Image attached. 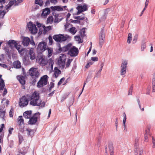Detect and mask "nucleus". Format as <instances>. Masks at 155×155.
Masks as SVG:
<instances>
[{
    "instance_id": "338daca9",
    "label": "nucleus",
    "mask_w": 155,
    "mask_h": 155,
    "mask_svg": "<svg viewBox=\"0 0 155 155\" xmlns=\"http://www.w3.org/2000/svg\"><path fill=\"white\" fill-rule=\"evenodd\" d=\"M104 63H102L101 65V67L100 69L98 71L100 73L101 72L102 69L103 67V66H104Z\"/></svg>"
},
{
    "instance_id": "052dcab7",
    "label": "nucleus",
    "mask_w": 155,
    "mask_h": 155,
    "mask_svg": "<svg viewBox=\"0 0 155 155\" xmlns=\"http://www.w3.org/2000/svg\"><path fill=\"white\" fill-rule=\"evenodd\" d=\"M50 0H47L45 3V7L48 6L50 4Z\"/></svg>"
},
{
    "instance_id": "6e6d98bb",
    "label": "nucleus",
    "mask_w": 155,
    "mask_h": 155,
    "mask_svg": "<svg viewBox=\"0 0 155 155\" xmlns=\"http://www.w3.org/2000/svg\"><path fill=\"white\" fill-rule=\"evenodd\" d=\"M13 112L14 109L13 108H11L9 112V115L10 117H13Z\"/></svg>"
},
{
    "instance_id": "f8f14e48",
    "label": "nucleus",
    "mask_w": 155,
    "mask_h": 155,
    "mask_svg": "<svg viewBox=\"0 0 155 155\" xmlns=\"http://www.w3.org/2000/svg\"><path fill=\"white\" fill-rule=\"evenodd\" d=\"M78 49L75 47H71V48L68 52V54L71 56H76L78 55Z\"/></svg>"
},
{
    "instance_id": "cd10ccee",
    "label": "nucleus",
    "mask_w": 155,
    "mask_h": 155,
    "mask_svg": "<svg viewBox=\"0 0 155 155\" xmlns=\"http://www.w3.org/2000/svg\"><path fill=\"white\" fill-rule=\"evenodd\" d=\"M14 67L16 68H19L21 67V63L18 61H15L13 63Z\"/></svg>"
},
{
    "instance_id": "6e6552de",
    "label": "nucleus",
    "mask_w": 155,
    "mask_h": 155,
    "mask_svg": "<svg viewBox=\"0 0 155 155\" xmlns=\"http://www.w3.org/2000/svg\"><path fill=\"white\" fill-rule=\"evenodd\" d=\"M28 100L27 97L25 96H22L20 99L19 105L21 107L26 106L28 104Z\"/></svg>"
},
{
    "instance_id": "680f3d73",
    "label": "nucleus",
    "mask_w": 155,
    "mask_h": 155,
    "mask_svg": "<svg viewBox=\"0 0 155 155\" xmlns=\"http://www.w3.org/2000/svg\"><path fill=\"white\" fill-rule=\"evenodd\" d=\"M91 60L94 61H96L98 60V58L97 57H92Z\"/></svg>"
},
{
    "instance_id": "4c0bfd02",
    "label": "nucleus",
    "mask_w": 155,
    "mask_h": 155,
    "mask_svg": "<svg viewBox=\"0 0 155 155\" xmlns=\"http://www.w3.org/2000/svg\"><path fill=\"white\" fill-rule=\"evenodd\" d=\"M108 147L109 149L110 152L114 151L113 145L112 142L109 143Z\"/></svg>"
},
{
    "instance_id": "e433bc0d",
    "label": "nucleus",
    "mask_w": 155,
    "mask_h": 155,
    "mask_svg": "<svg viewBox=\"0 0 155 155\" xmlns=\"http://www.w3.org/2000/svg\"><path fill=\"white\" fill-rule=\"evenodd\" d=\"M85 28H83L80 31V35L82 37H84L85 36Z\"/></svg>"
},
{
    "instance_id": "69168bd1",
    "label": "nucleus",
    "mask_w": 155,
    "mask_h": 155,
    "mask_svg": "<svg viewBox=\"0 0 155 155\" xmlns=\"http://www.w3.org/2000/svg\"><path fill=\"white\" fill-rule=\"evenodd\" d=\"M93 63L91 62H89L85 66V68H88L90 66V65H92Z\"/></svg>"
},
{
    "instance_id": "0eeeda50",
    "label": "nucleus",
    "mask_w": 155,
    "mask_h": 155,
    "mask_svg": "<svg viewBox=\"0 0 155 155\" xmlns=\"http://www.w3.org/2000/svg\"><path fill=\"white\" fill-rule=\"evenodd\" d=\"M29 75L32 78H38L40 74L37 68H32L29 70Z\"/></svg>"
},
{
    "instance_id": "f257e3e1",
    "label": "nucleus",
    "mask_w": 155,
    "mask_h": 155,
    "mask_svg": "<svg viewBox=\"0 0 155 155\" xmlns=\"http://www.w3.org/2000/svg\"><path fill=\"white\" fill-rule=\"evenodd\" d=\"M29 99L31 101L30 104L33 106H41L44 107L45 105V103L42 102L40 98L39 94L36 91L34 92L29 97Z\"/></svg>"
},
{
    "instance_id": "3c124183",
    "label": "nucleus",
    "mask_w": 155,
    "mask_h": 155,
    "mask_svg": "<svg viewBox=\"0 0 155 155\" xmlns=\"http://www.w3.org/2000/svg\"><path fill=\"white\" fill-rule=\"evenodd\" d=\"M18 138L19 140V144H20L21 142L23 140L22 136L20 134L18 135Z\"/></svg>"
},
{
    "instance_id": "c9c22d12",
    "label": "nucleus",
    "mask_w": 155,
    "mask_h": 155,
    "mask_svg": "<svg viewBox=\"0 0 155 155\" xmlns=\"http://www.w3.org/2000/svg\"><path fill=\"white\" fill-rule=\"evenodd\" d=\"M124 118L123 121V126H124V129H125L126 128V125H125V122L126 121V120L127 119L126 115L125 113H124Z\"/></svg>"
},
{
    "instance_id": "412c9836",
    "label": "nucleus",
    "mask_w": 155,
    "mask_h": 155,
    "mask_svg": "<svg viewBox=\"0 0 155 155\" xmlns=\"http://www.w3.org/2000/svg\"><path fill=\"white\" fill-rule=\"evenodd\" d=\"M29 54L31 59L33 60L35 58V53L33 52V49L32 48L30 49L29 52Z\"/></svg>"
},
{
    "instance_id": "774afa93",
    "label": "nucleus",
    "mask_w": 155,
    "mask_h": 155,
    "mask_svg": "<svg viewBox=\"0 0 155 155\" xmlns=\"http://www.w3.org/2000/svg\"><path fill=\"white\" fill-rule=\"evenodd\" d=\"M14 129L13 128H10L9 129V134H12V132L13 130Z\"/></svg>"
},
{
    "instance_id": "b1692460",
    "label": "nucleus",
    "mask_w": 155,
    "mask_h": 155,
    "mask_svg": "<svg viewBox=\"0 0 155 155\" xmlns=\"http://www.w3.org/2000/svg\"><path fill=\"white\" fill-rule=\"evenodd\" d=\"M54 75L56 78H57L59 75L61 74V71L58 69L57 67H55L54 68Z\"/></svg>"
},
{
    "instance_id": "e2e57ef3",
    "label": "nucleus",
    "mask_w": 155,
    "mask_h": 155,
    "mask_svg": "<svg viewBox=\"0 0 155 155\" xmlns=\"http://www.w3.org/2000/svg\"><path fill=\"white\" fill-rule=\"evenodd\" d=\"M4 135L1 134L0 135V143H2L3 141Z\"/></svg>"
},
{
    "instance_id": "5fc2aeb1",
    "label": "nucleus",
    "mask_w": 155,
    "mask_h": 155,
    "mask_svg": "<svg viewBox=\"0 0 155 155\" xmlns=\"http://www.w3.org/2000/svg\"><path fill=\"white\" fill-rule=\"evenodd\" d=\"M105 41V40L103 39H99V45L101 47H102L103 45L104 44Z\"/></svg>"
},
{
    "instance_id": "1a4fd4ad",
    "label": "nucleus",
    "mask_w": 155,
    "mask_h": 155,
    "mask_svg": "<svg viewBox=\"0 0 155 155\" xmlns=\"http://www.w3.org/2000/svg\"><path fill=\"white\" fill-rule=\"evenodd\" d=\"M39 113H36L33 116L31 117L29 121V124L32 125L35 124L37 121L38 119L39 118Z\"/></svg>"
},
{
    "instance_id": "f704fd0d",
    "label": "nucleus",
    "mask_w": 155,
    "mask_h": 155,
    "mask_svg": "<svg viewBox=\"0 0 155 155\" xmlns=\"http://www.w3.org/2000/svg\"><path fill=\"white\" fill-rule=\"evenodd\" d=\"M43 1L42 0H35V3L38 4L40 6L43 5Z\"/></svg>"
},
{
    "instance_id": "39448f33",
    "label": "nucleus",
    "mask_w": 155,
    "mask_h": 155,
    "mask_svg": "<svg viewBox=\"0 0 155 155\" xmlns=\"http://www.w3.org/2000/svg\"><path fill=\"white\" fill-rule=\"evenodd\" d=\"M48 78L47 75H45L41 77L37 83V87H41L46 85L47 84Z\"/></svg>"
},
{
    "instance_id": "bb28decb",
    "label": "nucleus",
    "mask_w": 155,
    "mask_h": 155,
    "mask_svg": "<svg viewBox=\"0 0 155 155\" xmlns=\"http://www.w3.org/2000/svg\"><path fill=\"white\" fill-rule=\"evenodd\" d=\"M17 123L20 126H21L22 124H24V120L22 116H20L18 117Z\"/></svg>"
},
{
    "instance_id": "09e8293b",
    "label": "nucleus",
    "mask_w": 155,
    "mask_h": 155,
    "mask_svg": "<svg viewBox=\"0 0 155 155\" xmlns=\"http://www.w3.org/2000/svg\"><path fill=\"white\" fill-rule=\"evenodd\" d=\"M133 89V87L132 85L130 87L128 90V95H131L132 94Z\"/></svg>"
},
{
    "instance_id": "bf43d9fd",
    "label": "nucleus",
    "mask_w": 155,
    "mask_h": 155,
    "mask_svg": "<svg viewBox=\"0 0 155 155\" xmlns=\"http://www.w3.org/2000/svg\"><path fill=\"white\" fill-rule=\"evenodd\" d=\"M152 143L153 144L152 147L153 148H155V140L153 137H152Z\"/></svg>"
},
{
    "instance_id": "f3484780",
    "label": "nucleus",
    "mask_w": 155,
    "mask_h": 155,
    "mask_svg": "<svg viewBox=\"0 0 155 155\" xmlns=\"http://www.w3.org/2000/svg\"><path fill=\"white\" fill-rule=\"evenodd\" d=\"M30 42V39L28 37L23 38L22 42V45L24 46H28Z\"/></svg>"
},
{
    "instance_id": "37998d69",
    "label": "nucleus",
    "mask_w": 155,
    "mask_h": 155,
    "mask_svg": "<svg viewBox=\"0 0 155 155\" xmlns=\"http://www.w3.org/2000/svg\"><path fill=\"white\" fill-rule=\"evenodd\" d=\"M15 47L18 50L19 52H21L22 50L21 48V45H16V46H15Z\"/></svg>"
},
{
    "instance_id": "de8ad7c7",
    "label": "nucleus",
    "mask_w": 155,
    "mask_h": 155,
    "mask_svg": "<svg viewBox=\"0 0 155 155\" xmlns=\"http://www.w3.org/2000/svg\"><path fill=\"white\" fill-rule=\"evenodd\" d=\"M72 61V59H68L67 62L66 64V68H68L69 67L71 63V62Z\"/></svg>"
},
{
    "instance_id": "79ce46f5",
    "label": "nucleus",
    "mask_w": 155,
    "mask_h": 155,
    "mask_svg": "<svg viewBox=\"0 0 155 155\" xmlns=\"http://www.w3.org/2000/svg\"><path fill=\"white\" fill-rule=\"evenodd\" d=\"M112 10L109 8L106 9L105 10L104 16L106 17L107 15L108 14L109 12H111Z\"/></svg>"
},
{
    "instance_id": "603ef678",
    "label": "nucleus",
    "mask_w": 155,
    "mask_h": 155,
    "mask_svg": "<svg viewBox=\"0 0 155 155\" xmlns=\"http://www.w3.org/2000/svg\"><path fill=\"white\" fill-rule=\"evenodd\" d=\"M138 37V35L137 34H136L134 37L133 40V43H135L136 42L137 39Z\"/></svg>"
},
{
    "instance_id": "7c9ffc66",
    "label": "nucleus",
    "mask_w": 155,
    "mask_h": 155,
    "mask_svg": "<svg viewBox=\"0 0 155 155\" xmlns=\"http://www.w3.org/2000/svg\"><path fill=\"white\" fill-rule=\"evenodd\" d=\"M69 32L72 35H74L77 31V29L75 27H72L69 29Z\"/></svg>"
},
{
    "instance_id": "58836bf2",
    "label": "nucleus",
    "mask_w": 155,
    "mask_h": 155,
    "mask_svg": "<svg viewBox=\"0 0 155 155\" xmlns=\"http://www.w3.org/2000/svg\"><path fill=\"white\" fill-rule=\"evenodd\" d=\"M99 38L100 39H103L105 40V35L103 32L102 31L101 33V35H99Z\"/></svg>"
},
{
    "instance_id": "aec40b11",
    "label": "nucleus",
    "mask_w": 155,
    "mask_h": 155,
    "mask_svg": "<svg viewBox=\"0 0 155 155\" xmlns=\"http://www.w3.org/2000/svg\"><path fill=\"white\" fill-rule=\"evenodd\" d=\"M31 111H27L24 113L23 116L25 118L30 119L31 117Z\"/></svg>"
},
{
    "instance_id": "8fccbe9b",
    "label": "nucleus",
    "mask_w": 155,
    "mask_h": 155,
    "mask_svg": "<svg viewBox=\"0 0 155 155\" xmlns=\"http://www.w3.org/2000/svg\"><path fill=\"white\" fill-rule=\"evenodd\" d=\"M70 21V22L73 23L80 24L81 23V21L80 20H73L72 19H71Z\"/></svg>"
},
{
    "instance_id": "dca6fc26",
    "label": "nucleus",
    "mask_w": 155,
    "mask_h": 155,
    "mask_svg": "<svg viewBox=\"0 0 155 155\" xmlns=\"http://www.w3.org/2000/svg\"><path fill=\"white\" fill-rule=\"evenodd\" d=\"M8 45L10 47L12 48L16 46V45H18V43L15 40H10L8 42Z\"/></svg>"
},
{
    "instance_id": "13d9d810",
    "label": "nucleus",
    "mask_w": 155,
    "mask_h": 155,
    "mask_svg": "<svg viewBox=\"0 0 155 155\" xmlns=\"http://www.w3.org/2000/svg\"><path fill=\"white\" fill-rule=\"evenodd\" d=\"M146 48V45L145 43H143L141 45V51H143Z\"/></svg>"
},
{
    "instance_id": "2eb2a0df",
    "label": "nucleus",
    "mask_w": 155,
    "mask_h": 155,
    "mask_svg": "<svg viewBox=\"0 0 155 155\" xmlns=\"http://www.w3.org/2000/svg\"><path fill=\"white\" fill-rule=\"evenodd\" d=\"M72 45L71 44H69L63 47L62 48H59V50H61L63 52L67 51L68 50H70L71 48Z\"/></svg>"
},
{
    "instance_id": "c85d7f7f",
    "label": "nucleus",
    "mask_w": 155,
    "mask_h": 155,
    "mask_svg": "<svg viewBox=\"0 0 155 155\" xmlns=\"http://www.w3.org/2000/svg\"><path fill=\"white\" fill-rule=\"evenodd\" d=\"M3 7L2 5L0 6V18H2L5 14L6 12L4 10H2Z\"/></svg>"
},
{
    "instance_id": "5701e85b",
    "label": "nucleus",
    "mask_w": 155,
    "mask_h": 155,
    "mask_svg": "<svg viewBox=\"0 0 155 155\" xmlns=\"http://www.w3.org/2000/svg\"><path fill=\"white\" fill-rule=\"evenodd\" d=\"M18 79L20 83L22 85L25 84V78L23 76H18Z\"/></svg>"
},
{
    "instance_id": "2f4dec72",
    "label": "nucleus",
    "mask_w": 155,
    "mask_h": 155,
    "mask_svg": "<svg viewBox=\"0 0 155 155\" xmlns=\"http://www.w3.org/2000/svg\"><path fill=\"white\" fill-rule=\"evenodd\" d=\"M50 8L53 10L61 11L63 10V8L59 6H51Z\"/></svg>"
},
{
    "instance_id": "9d476101",
    "label": "nucleus",
    "mask_w": 155,
    "mask_h": 155,
    "mask_svg": "<svg viewBox=\"0 0 155 155\" xmlns=\"http://www.w3.org/2000/svg\"><path fill=\"white\" fill-rule=\"evenodd\" d=\"M76 9L78 10L76 15H79L81 12L86 11L87 9V6L86 5H79L76 8Z\"/></svg>"
},
{
    "instance_id": "4468645a",
    "label": "nucleus",
    "mask_w": 155,
    "mask_h": 155,
    "mask_svg": "<svg viewBox=\"0 0 155 155\" xmlns=\"http://www.w3.org/2000/svg\"><path fill=\"white\" fill-rule=\"evenodd\" d=\"M50 12V8H46L42 10L41 16L42 18H46L47 15L49 14Z\"/></svg>"
},
{
    "instance_id": "ddd939ff",
    "label": "nucleus",
    "mask_w": 155,
    "mask_h": 155,
    "mask_svg": "<svg viewBox=\"0 0 155 155\" xmlns=\"http://www.w3.org/2000/svg\"><path fill=\"white\" fill-rule=\"evenodd\" d=\"M127 63V61H124L121 64L120 71L121 75H124L126 73Z\"/></svg>"
},
{
    "instance_id": "7ed1b4c3",
    "label": "nucleus",
    "mask_w": 155,
    "mask_h": 155,
    "mask_svg": "<svg viewBox=\"0 0 155 155\" xmlns=\"http://www.w3.org/2000/svg\"><path fill=\"white\" fill-rule=\"evenodd\" d=\"M48 46L46 42L42 41L40 42L37 48V51L38 54H42V52L47 50Z\"/></svg>"
},
{
    "instance_id": "473e14b6",
    "label": "nucleus",
    "mask_w": 155,
    "mask_h": 155,
    "mask_svg": "<svg viewBox=\"0 0 155 155\" xmlns=\"http://www.w3.org/2000/svg\"><path fill=\"white\" fill-rule=\"evenodd\" d=\"M1 75H0V90H3L4 86L5 84L4 80L1 78Z\"/></svg>"
},
{
    "instance_id": "f03ea898",
    "label": "nucleus",
    "mask_w": 155,
    "mask_h": 155,
    "mask_svg": "<svg viewBox=\"0 0 155 155\" xmlns=\"http://www.w3.org/2000/svg\"><path fill=\"white\" fill-rule=\"evenodd\" d=\"M36 61L40 66H45L48 63V60L44 55L42 54H38L36 58Z\"/></svg>"
},
{
    "instance_id": "423d86ee",
    "label": "nucleus",
    "mask_w": 155,
    "mask_h": 155,
    "mask_svg": "<svg viewBox=\"0 0 155 155\" xmlns=\"http://www.w3.org/2000/svg\"><path fill=\"white\" fill-rule=\"evenodd\" d=\"M53 38L56 42H61L66 41L67 38L66 36H65L63 35L59 34L54 35L53 36Z\"/></svg>"
},
{
    "instance_id": "0e129e2a",
    "label": "nucleus",
    "mask_w": 155,
    "mask_h": 155,
    "mask_svg": "<svg viewBox=\"0 0 155 155\" xmlns=\"http://www.w3.org/2000/svg\"><path fill=\"white\" fill-rule=\"evenodd\" d=\"M144 141L146 142H147L148 141V137L147 135L146 134H145L144 135Z\"/></svg>"
},
{
    "instance_id": "49530a36",
    "label": "nucleus",
    "mask_w": 155,
    "mask_h": 155,
    "mask_svg": "<svg viewBox=\"0 0 155 155\" xmlns=\"http://www.w3.org/2000/svg\"><path fill=\"white\" fill-rule=\"evenodd\" d=\"M50 87L48 89V91L49 92H51L52 89L54 87V83L52 82H51L50 83Z\"/></svg>"
},
{
    "instance_id": "6ab92c4d",
    "label": "nucleus",
    "mask_w": 155,
    "mask_h": 155,
    "mask_svg": "<svg viewBox=\"0 0 155 155\" xmlns=\"http://www.w3.org/2000/svg\"><path fill=\"white\" fill-rule=\"evenodd\" d=\"M54 17V22L55 23H58L61 21L63 19V18L61 17L59 14L55 15Z\"/></svg>"
},
{
    "instance_id": "4be33fe9",
    "label": "nucleus",
    "mask_w": 155,
    "mask_h": 155,
    "mask_svg": "<svg viewBox=\"0 0 155 155\" xmlns=\"http://www.w3.org/2000/svg\"><path fill=\"white\" fill-rule=\"evenodd\" d=\"M27 153V150H26V148L25 147H23L20 150L18 153L17 154V155H25Z\"/></svg>"
},
{
    "instance_id": "393cba45",
    "label": "nucleus",
    "mask_w": 155,
    "mask_h": 155,
    "mask_svg": "<svg viewBox=\"0 0 155 155\" xmlns=\"http://www.w3.org/2000/svg\"><path fill=\"white\" fill-rule=\"evenodd\" d=\"M42 27L43 28V33L45 34H46L50 30H51V26H49L46 27L45 25H43Z\"/></svg>"
},
{
    "instance_id": "ea45409f",
    "label": "nucleus",
    "mask_w": 155,
    "mask_h": 155,
    "mask_svg": "<svg viewBox=\"0 0 155 155\" xmlns=\"http://www.w3.org/2000/svg\"><path fill=\"white\" fill-rule=\"evenodd\" d=\"M48 61V63L49 64V65L51 66V68H53L54 64V60L51 58L49 59Z\"/></svg>"
},
{
    "instance_id": "a18cd8bd",
    "label": "nucleus",
    "mask_w": 155,
    "mask_h": 155,
    "mask_svg": "<svg viewBox=\"0 0 155 155\" xmlns=\"http://www.w3.org/2000/svg\"><path fill=\"white\" fill-rule=\"evenodd\" d=\"M75 40L78 42L79 43H81V38L79 36H74Z\"/></svg>"
},
{
    "instance_id": "c756f323",
    "label": "nucleus",
    "mask_w": 155,
    "mask_h": 155,
    "mask_svg": "<svg viewBox=\"0 0 155 155\" xmlns=\"http://www.w3.org/2000/svg\"><path fill=\"white\" fill-rule=\"evenodd\" d=\"M48 51V57L50 58L52 55L53 53V49L51 48H48V47L47 49Z\"/></svg>"
},
{
    "instance_id": "4d7b16f0",
    "label": "nucleus",
    "mask_w": 155,
    "mask_h": 155,
    "mask_svg": "<svg viewBox=\"0 0 155 155\" xmlns=\"http://www.w3.org/2000/svg\"><path fill=\"white\" fill-rule=\"evenodd\" d=\"M64 80L65 78H61L58 83V86H59L64 81Z\"/></svg>"
},
{
    "instance_id": "a211bd4d",
    "label": "nucleus",
    "mask_w": 155,
    "mask_h": 155,
    "mask_svg": "<svg viewBox=\"0 0 155 155\" xmlns=\"http://www.w3.org/2000/svg\"><path fill=\"white\" fill-rule=\"evenodd\" d=\"M17 1L15 0H13L11 1L7 5V8H6V10H7L9 8H10L14 4H15V6L18 5V4L17 3H16Z\"/></svg>"
},
{
    "instance_id": "9b49d317",
    "label": "nucleus",
    "mask_w": 155,
    "mask_h": 155,
    "mask_svg": "<svg viewBox=\"0 0 155 155\" xmlns=\"http://www.w3.org/2000/svg\"><path fill=\"white\" fill-rule=\"evenodd\" d=\"M28 28L32 34H35L37 31V29L35 25L33 24L31 22H29L28 24Z\"/></svg>"
},
{
    "instance_id": "a878e982",
    "label": "nucleus",
    "mask_w": 155,
    "mask_h": 155,
    "mask_svg": "<svg viewBox=\"0 0 155 155\" xmlns=\"http://www.w3.org/2000/svg\"><path fill=\"white\" fill-rule=\"evenodd\" d=\"M138 141H139V139L138 138H136L135 140V152L136 153V154H137L138 153V152H137L138 150Z\"/></svg>"
},
{
    "instance_id": "a19ab883",
    "label": "nucleus",
    "mask_w": 155,
    "mask_h": 155,
    "mask_svg": "<svg viewBox=\"0 0 155 155\" xmlns=\"http://www.w3.org/2000/svg\"><path fill=\"white\" fill-rule=\"evenodd\" d=\"M132 34L130 33H129L127 40V42L128 43L130 44V43L131 41L132 40Z\"/></svg>"
},
{
    "instance_id": "c03bdc74",
    "label": "nucleus",
    "mask_w": 155,
    "mask_h": 155,
    "mask_svg": "<svg viewBox=\"0 0 155 155\" xmlns=\"http://www.w3.org/2000/svg\"><path fill=\"white\" fill-rule=\"evenodd\" d=\"M5 112L4 111L0 110V117L4 119L5 115Z\"/></svg>"
},
{
    "instance_id": "20e7f679",
    "label": "nucleus",
    "mask_w": 155,
    "mask_h": 155,
    "mask_svg": "<svg viewBox=\"0 0 155 155\" xmlns=\"http://www.w3.org/2000/svg\"><path fill=\"white\" fill-rule=\"evenodd\" d=\"M66 58V55L62 54L60 55L58 59V64L61 69H62L64 68Z\"/></svg>"
},
{
    "instance_id": "72a5a7b5",
    "label": "nucleus",
    "mask_w": 155,
    "mask_h": 155,
    "mask_svg": "<svg viewBox=\"0 0 155 155\" xmlns=\"http://www.w3.org/2000/svg\"><path fill=\"white\" fill-rule=\"evenodd\" d=\"M53 21V18L52 16H49L47 19V24H51Z\"/></svg>"
},
{
    "instance_id": "864d4df0",
    "label": "nucleus",
    "mask_w": 155,
    "mask_h": 155,
    "mask_svg": "<svg viewBox=\"0 0 155 155\" xmlns=\"http://www.w3.org/2000/svg\"><path fill=\"white\" fill-rule=\"evenodd\" d=\"M74 18L75 19H77V20H80H80H83L85 18L84 17H81V16H79L75 17Z\"/></svg>"
}]
</instances>
